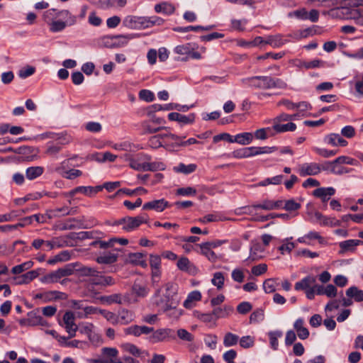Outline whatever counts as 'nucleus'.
<instances>
[{
    "instance_id": "nucleus-1",
    "label": "nucleus",
    "mask_w": 363,
    "mask_h": 363,
    "mask_svg": "<svg viewBox=\"0 0 363 363\" xmlns=\"http://www.w3.org/2000/svg\"><path fill=\"white\" fill-rule=\"evenodd\" d=\"M179 301L178 286L173 282H168L162 287L157 288L151 298L152 305L162 312L176 308Z\"/></svg>"
},
{
    "instance_id": "nucleus-2",
    "label": "nucleus",
    "mask_w": 363,
    "mask_h": 363,
    "mask_svg": "<svg viewBox=\"0 0 363 363\" xmlns=\"http://www.w3.org/2000/svg\"><path fill=\"white\" fill-rule=\"evenodd\" d=\"M242 85L257 89H285L287 84L282 79L271 76H254L241 79Z\"/></svg>"
},
{
    "instance_id": "nucleus-3",
    "label": "nucleus",
    "mask_w": 363,
    "mask_h": 363,
    "mask_svg": "<svg viewBox=\"0 0 363 363\" xmlns=\"http://www.w3.org/2000/svg\"><path fill=\"white\" fill-rule=\"evenodd\" d=\"M43 18L49 25L57 19L67 21L69 26L76 23V17L72 15L68 10L48 9L43 13Z\"/></svg>"
},
{
    "instance_id": "nucleus-4",
    "label": "nucleus",
    "mask_w": 363,
    "mask_h": 363,
    "mask_svg": "<svg viewBox=\"0 0 363 363\" xmlns=\"http://www.w3.org/2000/svg\"><path fill=\"white\" fill-rule=\"evenodd\" d=\"M140 35L137 33H130L127 35H116L106 36L104 38V42L106 47H122L125 45L130 40L139 38Z\"/></svg>"
},
{
    "instance_id": "nucleus-5",
    "label": "nucleus",
    "mask_w": 363,
    "mask_h": 363,
    "mask_svg": "<svg viewBox=\"0 0 363 363\" xmlns=\"http://www.w3.org/2000/svg\"><path fill=\"white\" fill-rule=\"evenodd\" d=\"M175 338L174 331L171 328H160L156 330L153 328V331L147 337V340L152 344H155L168 341L169 339L174 340Z\"/></svg>"
},
{
    "instance_id": "nucleus-6",
    "label": "nucleus",
    "mask_w": 363,
    "mask_h": 363,
    "mask_svg": "<svg viewBox=\"0 0 363 363\" xmlns=\"http://www.w3.org/2000/svg\"><path fill=\"white\" fill-rule=\"evenodd\" d=\"M123 26L133 30L145 29L147 26L145 16H127L123 20Z\"/></svg>"
},
{
    "instance_id": "nucleus-7",
    "label": "nucleus",
    "mask_w": 363,
    "mask_h": 363,
    "mask_svg": "<svg viewBox=\"0 0 363 363\" xmlns=\"http://www.w3.org/2000/svg\"><path fill=\"white\" fill-rule=\"evenodd\" d=\"M147 221L148 216L146 214L135 217L127 216L125 217V225L123 226V229L130 232L138 228L142 223H147Z\"/></svg>"
},
{
    "instance_id": "nucleus-8",
    "label": "nucleus",
    "mask_w": 363,
    "mask_h": 363,
    "mask_svg": "<svg viewBox=\"0 0 363 363\" xmlns=\"http://www.w3.org/2000/svg\"><path fill=\"white\" fill-rule=\"evenodd\" d=\"M63 322L65 325L66 331L69 334V337H74L78 327L74 323V313L71 311H67L63 315Z\"/></svg>"
},
{
    "instance_id": "nucleus-9",
    "label": "nucleus",
    "mask_w": 363,
    "mask_h": 363,
    "mask_svg": "<svg viewBox=\"0 0 363 363\" xmlns=\"http://www.w3.org/2000/svg\"><path fill=\"white\" fill-rule=\"evenodd\" d=\"M298 172L301 177L317 175L321 172V167L315 162L304 163L299 167Z\"/></svg>"
},
{
    "instance_id": "nucleus-10",
    "label": "nucleus",
    "mask_w": 363,
    "mask_h": 363,
    "mask_svg": "<svg viewBox=\"0 0 363 363\" xmlns=\"http://www.w3.org/2000/svg\"><path fill=\"white\" fill-rule=\"evenodd\" d=\"M153 331L152 327L146 325H133L124 329L125 335H132L135 337H140L141 335H148Z\"/></svg>"
},
{
    "instance_id": "nucleus-11",
    "label": "nucleus",
    "mask_w": 363,
    "mask_h": 363,
    "mask_svg": "<svg viewBox=\"0 0 363 363\" xmlns=\"http://www.w3.org/2000/svg\"><path fill=\"white\" fill-rule=\"evenodd\" d=\"M170 206L169 202L164 199L153 200L144 203L143 210H155L157 212L163 211L166 208Z\"/></svg>"
},
{
    "instance_id": "nucleus-12",
    "label": "nucleus",
    "mask_w": 363,
    "mask_h": 363,
    "mask_svg": "<svg viewBox=\"0 0 363 363\" xmlns=\"http://www.w3.org/2000/svg\"><path fill=\"white\" fill-rule=\"evenodd\" d=\"M168 119L172 121H177L183 125L191 124L195 121V114L190 113L188 116H185L177 112H172L168 114Z\"/></svg>"
},
{
    "instance_id": "nucleus-13",
    "label": "nucleus",
    "mask_w": 363,
    "mask_h": 363,
    "mask_svg": "<svg viewBox=\"0 0 363 363\" xmlns=\"http://www.w3.org/2000/svg\"><path fill=\"white\" fill-rule=\"evenodd\" d=\"M335 194V189L333 187H320L315 189L313 195L321 199L323 203H326L330 197Z\"/></svg>"
},
{
    "instance_id": "nucleus-14",
    "label": "nucleus",
    "mask_w": 363,
    "mask_h": 363,
    "mask_svg": "<svg viewBox=\"0 0 363 363\" xmlns=\"http://www.w3.org/2000/svg\"><path fill=\"white\" fill-rule=\"evenodd\" d=\"M102 303L111 305L113 303L123 304L128 301V296L121 294H113L109 296H102L99 298Z\"/></svg>"
},
{
    "instance_id": "nucleus-15",
    "label": "nucleus",
    "mask_w": 363,
    "mask_h": 363,
    "mask_svg": "<svg viewBox=\"0 0 363 363\" xmlns=\"http://www.w3.org/2000/svg\"><path fill=\"white\" fill-rule=\"evenodd\" d=\"M324 142L335 147H345L348 144L347 141L338 133H330L326 135L324 138Z\"/></svg>"
},
{
    "instance_id": "nucleus-16",
    "label": "nucleus",
    "mask_w": 363,
    "mask_h": 363,
    "mask_svg": "<svg viewBox=\"0 0 363 363\" xmlns=\"http://www.w3.org/2000/svg\"><path fill=\"white\" fill-rule=\"evenodd\" d=\"M132 291L136 297L145 298L148 295L150 289L146 284L143 283L140 280L137 279L132 286Z\"/></svg>"
},
{
    "instance_id": "nucleus-17",
    "label": "nucleus",
    "mask_w": 363,
    "mask_h": 363,
    "mask_svg": "<svg viewBox=\"0 0 363 363\" xmlns=\"http://www.w3.org/2000/svg\"><path fill=\"white\" fill-rule=\"evenodd\" d=\"M57 140V144H54L53 143H48V147L46 150V153L50 155H55L57 154L62 149V145L69 143V140H67L65 138L57 137L56 138Z\"/></svg>"
},
{
    "instance_id": "nucleus-18",
    "label": "nucleus",
    "mask_w": 363,
    "mask_h": 363,
    "mask_svg": "<svg viewBox=\"0 0 363 363\" xmlns=\"http://www.w3.org/2000/svg\"><path fill=\"white\" fill-rule=\"evenodd\" d=\"M27 315L29 318L30 326L45 325L47 324V321L40 315L39 308L28 312Z\"/></svg>"
},
{
    "instance_id": "nucleus-19",
    "label": "nucleus",
    "mask_w": 363,
    "mask_h": 363,
    "mask_svg": "<svg viewBox=\"0 0 363 363\" xmlns=\"http://www.w3.org/2000/svg\"><path fill=\"white\" fill-rule=\"evenodd\" d=\"M316 281V279L313 276H307L302 279L301 281L295 284L294 288L296 291L307 290L308 289L313 286Z\"/></svg>"
},
{
    "instance_id": "nucleus-20",
    "label": "nucleus",
    "mask_w": 363,
    "mask_h": 363,
    "mask_svg": "<svg viewBox=\"0 0 363 363\" xmlns=\"http://www.w3.org/2000/svg\"><path fill=\"white\" fill-rule=\"evenodd\" d=\"M55 171L67 179H74V178L82 175V172L79 169H72L67 171H64L62 167H56Z\"/></svg>"
},
{
    "instance_id": "nucleus-21",
    "label": "nucleus",
    "mask_w": 363,
    "mask_h": 363,
    "mask_svg": "<svg viewBox=\"0 0 363 363\" xmlns=\"http://www.w3.org/2000/svg\"><path fill=\"white\" fill-rule=\"evenodd\" d=\"M118 254L115 252H108L97 257L96 261L99 264H111L117 261Z\"/></svg>"
},
{
    "instance_id": "nucleus-22",
    "label": "nucleus",
    "mask_w": 363,
    "mask_h": 363,
    "mask_svg": "<svg viewBox=\"0 0 363 363\" xmlns=\"http://www.w3.org/2000/svg\"><path fill=\"white\" fill-rule=\"evenodd\" d=\"M201 254L205 256L210 262H215L218 259V256L212 250V247L208 246L206 242L199 245Z\"/></svg>"
},
{
    "instance_id": "nucleus-23",
    "label": "nucleus",
    "mask_w": 363,
    "mask_h": 363,
    "mask_svg": "<svg viewBox=\"0 0 363 363\" xmlns=\"http://www.w3.org/2000/svg\"><path fill=\"white\" fill-rule=\"evenodd\" d=\"M155 11L157 13H162L165 15H171L174 11V6L168 2L164 1L155 6Z\"/></svg>"
},
{
    "instance_id": "nucleus-24",
    "label": "nucleus",
    "mask_w": 363,
    "mask_h": 363,
    "mask_svg": "<svg viewBox=\"0 0 363 363\" xmlns=\"http://www.w3.org/2000/svg\"><path fill=\"white\" fill-rule=\"evenodd\" d=\"M233 311V308L230 306H223V307L215 308L212 313L215 319L223 318L228 317Z\"/></svg>"
},
{
    "instance_id": "nucleus-25",
    "label": "nucleus",
    "mask_w": 363,
    "mask_h": 363,
    "mask_svg": "<svg viewBox=\"0 0 363 363\" xmlns=\"http://www.w3.org/2000/svg\"><path fill=\"white\" fill-rule=\"evenodd\" d=\"M44 172V168L40 166L30 167L26 170V177L29 180H33L40 177Z\"/></svg>"
},
{
    "instance_id": "nucleus-26",
    "label": "nucleus",
    "mask_w": 363,
    "mask_h": 363,
    "mask_svg": "<svg viewBox=\"0 0 363 363\" xmlns=\"http://www.w3.org/2000/svg\"><path fill=\"white\" fill-rule=\"evenodd\" d=\"M253 140V134L252 133L245 132L237 134L233 138V143L245 145L250 144Z\"/></svg>"
},
{
    "instance_id": "nucleus-27",
    "label": "nucleus",
    "mask_w": 363,
    "mask_h": 363,
    "mask_svg": "<svg viewBox=\"0 0 363 363\" xmlns=\"http://www.w3.org/2000/svg\"><path fill=\"white\" fill-rule=\"evenodd\" d=\"M286 41L283 40L281 35H269L267 37L264 45H270L273 48H279L284 45Z\"/></svg>"
},
{
    "instance_id": "nucleus-28",
    "label": "nucleus",
    "mask_w": 363,
    "mask_h": 363,
    "mask_svg": "<svg viewBox=\"0 0 363 363\" xmlns=\"http://www.w3.org/2000/svg\"><path fill=\"white\" fill-rule=\"evenodd\" d=\"M102 352L104 355L111 357V359L108 360V363H122L121 360L117 358L118 351L116 348L104 347Z\"/></svg>"
},
{
    "instance_id": "nucleus-29",
    "label": "nucleus",
    "mask_w": 363,
    "mask_h": 363,
    "mask_svg": "<svg viewBox=\"0 0 363 363\" xmlns=\"http://www.w3.org/2000/svg\"><path fill=\"white\" fill-rule=\"evenodd\" d=\"M117 318H118V323L127 325L133 321V315L132 312L126 309H122L119 311Z\"/></svg>"
},
{
    "instance_id": "nucleus-30",
    "label": "nucleus",
    "mask_w": 363,
    "mask_h": 363,
    "mask_svg": "<svg viewBox=\"0 0 363 363\" xmlns=\"http://www.w3.org/2000/svg\"><path fill=\"white\" fill-rule=\"evenodd\" d=\"M315 216L324 225L339 226L341 224L340 221L335 218L325 217L318 212L315 213Z\"/></svg>"
},
{
    "instance_id": "nucleus-31",
    "label": "nucleus",
    "mask_w": 363,
    "mask_h": 363,
    "mask_svg": "<svg viewBox=\"0 0 363 363\" xmlns=\"http://www.w3.org/2000/svg\"><path fill=\"white\" fill-rule=\"evenodd\" d=\"M201 298V292L199 291H193L189 294L183 305L186 308H191L194 306L193 302L200 301Z\"/></svg>"
},
{
    "instance_id": "nucleus-32",
    "label": "nucleus",
    "mask_w": 363,
    "mask_h": 363,
    "mask_svg": "<svg viewBox=\"0 0 363 363\" xmlns=\"http://www.w3.org/2000/svg\"><path fill=\"white\" fill-rule=\"evenodd\" d=\"M93 283L96 285H101L104 286H112L115 284L116 281L112 277L97 275L96 278L92 280Z\"/></svg>"
},
{
    "instance_id": "nucleus-33",
    "label": "nucleus",
    "mask_w": 363,
    "mask_h": 363,
    "mask_svg": "<svg viewBox=\"0 0 363 363\" xmlns=\"http://www.w3.org/2000/svg\"><path fill=\"white\" fill-rule=\"evenodd\" d=\"M346 295L349 298H354L357 302L363 301V291L356 286H351L346 291Z\"/></svg>"
},
{
    "instance_id": "nucleus-34",
    "label": "nucleus",
    "mask_w": 363,
    "mask_h": 363,
    "mask_svg": "<svg viewBox=\"0 0 363 363\" xmlns=\"http://www.w3.org/2000/svg\"><path fill=\"white\" fill-rule=\"evenodd\" d=\"M362 243L360 240H347L340 242V247L342 251H353L357 245Z\"/></svg>"
},
{
    "instance_id": "nucleus-35",
    "label": "nucleus",
    "mask_w": 363,
    "mask_h": 363,
    "mask_svg": "<svg viewBox=\"0 0 363 363\" xmlns=\"http://www.w3.org/2000/svg\"><path fill=\"white\" fill-rule=\"evenodd\" d=\"M278 147L276 146L273 147H251V156H256L262 154H270L277 150Z\"/></svg>"
},
{
    "instance_id": "nucleus-36",
    "label": "nucleus",
    "mask_w": 363,
    "mask_h": 363,
    "mask_svg": "<svg viewBox=\"0 0 363 363\" xmlns=\"http://www.w3.org/2000/svg\"><path fill=\"white\" fill-rule=\"evenodd\" d=\"M62 277V273L60 269H58L44 276L41 281L43 283H55L57 282Z\"/></svg>"
},
{
    "instance_id": "nucleus-37",
    "label": "nucleus",
    "mask_w": 363,
    "mask_h": 363,
    "mask_svg": "<svg viewBox=\"0 0 363 363\" xmlns=\"http://www.w3.org/2000/svg\"><path fill=\"white\" fill-rule=\"evenodd\" d=\"M272 128L277 133H284L287 131H294L296 128V125L294 123L292 122L288 123L286 124L275 123Z\"/></svg>"
},
{
    "instance_id": "nucleus-38",
    "label": "nucleus",
    "mask_w": 363,
    "mask_h": 363,
    "mask_svg": "<svg viewBox=\"0 0 363 363\" xmlns=\"http://www.w3.org/2000/svg\"><path fill=\"white\" fill-rule=\"evenodd\" d=\"M239 341V336L230 332L225 333L223 337V345L226 347L234 346Z\"/></svg>"
},
{
    "instance_id": "nucleus-39",
    "label": "nucleus",
    "mask_w": 363,
    "mask_h": 363,
    "mask_svg": "<svg viewBox=\"0 0 363 363\" xmlns=\"http://www.w3.org/2000/svg\"><path fill=\"white\" fill-rule=\"evenodd\" d=\"M283 333L280 330L270 331L268 333V335L269 337V343L271 347L274 350H277L278 349V338L282 336Z\"/></svg>"
},
{
    "instance_id": "nucleus-40",
    "label": "nucleus",
    "mask_w": 363,
    "mask_h": 363,
    "mask_svg": "<svg viewBox=\"0 0 363 363\" xmlns=\"http://www.w3.org/2000/svg\"><path fill=\"white\" fill-rule=\"evenodd\" d=\"M33 262L31 260L25 262L21 264L16 265L11 269V273L13 274H20L22 272L30 269L33 266Z\"/></svg>"
},
{
    "instance_id": "nucleus-41",
    "label": "nucleus",
    "mask_w": 363,
    "mask_h": 363,
    "mask_svg": "<svg viewBox=\"0 0 363 363\" xmlns=\"http://www.w3.org/2000/svg\"><path fill=\"white\" fill-rule=\"evenodd\" d=\"M141 126L143 128V132L145 134H152L157 133L162 130H167L169 128L164 127V126H160L157 128H152L150 125L149 121H145L142 122Z\"/></svg>"
},
{
    "instance_id": "nucleus-42",
    "label": "nucleus",
    "mask_w": 363,
    "mask_h": 363,
    "mask_svg": "<svg viewBox=\"0 0 363 363\" xmlns=\"http://www.w3.org/2000/svg\"><path fill=\"white\" fill-rule=\"evenodd\" d=\"M126 160L130 162V167L137 171H145L146 162H140L137 159H133L129 155H125Z\"/></svg>"
},
{
    "instance_id": "nucleus-43",
    "label": "nucleus",
    "mask_w": 363,
    "mask_h": 363,
    "mask_svg": "<svg viewBox=\"0 0 363 363\" xmlns=\"http://www.w3.org/2000/svg\"><path fill=\"white\" fill-rule=\"evenodd\" d=\"M67 25H69L67 21L57 19L50 24V30L54 33L60 32L63 30Z\"/></svg>"
},
{
    "instance_id": "nucleus-44",
    "label": "nucleus",
    "mask_w": 363,
    "mask_h": 363,
    "mask_svg": "<svg viewBox=\"0 0 363 363\" xmlns=\"http://www.w3.org/2000/svg\"><path fill=\"white\" fill-rule=\"evenodd\" d=\"M323 33V30L321 28L314 26L313 28H306L302 31H301L300 37L298 36L297 34H294V36L296 38H306L308 35H320Z\"/></svg>"
},
{
    "instance_id": "nucleus-45",
    "label": "nucleus",
    "mask_w": 363,
    "mask_h": 363,
    "mask_svg": "<svg viewBox=\"0 0 363 363\" xmlns=\"http://www.w3.org/2000/svg\"><path fill=\"white\" fill-rule=\"evenodd\" d=\"M224 276L220 272H217L213 274V277L211 279V283L217 287L218 290L223 289L224 285Z\"/></svg>"
},
{
    "instance_id": "nucleus-46",
    "label": "nucleus",
    "mask_w": 363,
    "mask_h": 363,
    "mask_svg": "<svg viewBox=\"0 0 363 363\" xmlns=\"http://www.w3.org/2000/svg\"><path fill=\"white\" fill-rule=\"evenodd\" d=\"M251 155V147H242L233 152V156L238 159L250 157Z\"/></svg>"
},
{
    "instance_id": "nucleus-47",
    "label": "nucleus",
    "mask_w": 363,
    "mask_h": 363,
    "mask_svg": "<svg viewBox=\"0 0 363 363\" xmlns=\"http://www.w3.org/2000/svg\"><path fill=\"white\" fill-rule=\"evenodd\" d=\"M196 169V165L194 164H190L186 165L183 163H180L177 167H174V169L177 172H182L186 174L194 172Z\"/></svg>"
},
{
    "instance_id": "nucleus-48",
    "label": "nucleus",
    "mask_w": 363,
    "mask_h": 363,
    "mask_svg": "<svg viewBox=\"0 0 363 363\" xmlns=\"http://www.w3.org/2000/svg\"><path fill=\"white\" fill-rule=\"evenodd\" d=\"M194 50V47L191 43H186L184 45H177L174 48V52L179 55H189L191 50Z\"/></svg>"
},
{
    "instance_id": "nucleus-49",
    "label": "nucleus",
    "mask_w": 363,
    "mask_h": 363,
    "mask_svg": "<svg viewBox=\"0 0 363 363\" xmlns=\"http://www.w3.org/2000/svg\"><path fill=\"white\" fill-rule=\"evenodd\" d=\"M164 23V20L157 16H145V25H147L146 28L152 27L155 25L160 26Z\"/></svg>"
},
{
    "instance_id": "nucleus-50",
    "label": "nucleus",
    "mask_w": 363,
    "mask_h": 363,
    "mask_svg": "<svg viewBox=\"0 0 363 363\" xmlns=\"http://www.w3.org/2000/svg\"><path fill=\"white\" fill-rule=\"evenodd\" d=\"M35 72V67L26 65L22 67L18 72V75L21 79H26L31 75H33Z\"/></svg>"
},
{
    "instance_id": "nucleus-51",
    "label": "nucleus",
    "mask_w": 363,
    "mask_h": 363,
    "mask_svg": "<svg viewBox=\"0 0 363 363\" xmlns=\"http://www.w3.org/2000/svg\"><path fill=\"white\" fill-rule=\"evenodd\" d=\"M277 284L275 279H267L263 283V289L267 293H273L276 291Z\"/></svg>"
},
{
    "instance_id": "nucleus-52",
    "label": "nucleus",
    "mask_w": 363,
    "mask_h": 363,
    "mask_svg": "<svg viewBox=\"0 0 363 363\" xmlns=\"http://www.w3.org/2000/svg\"><path fill=\"white\" fill-rule=\"evenodd\" d=\"M77 222V220L74 218H69L66 220L64 223H62L59 225V230H72L76 228L77 225L75 223Z\"/></svg>"
},
{
    "instance_id": "nucleus-53",
    "label": "nucleus",
    "mask_w": 363,
    "mask_h": 363,
    "mask_svg": "<svg viewBox=\"0 0 363 363\" xmlns=\"http://www.w3.org/2000/svg\"><path fill=\"white\" fill-rule=\"evenodd\" d=\"M192 106H189L187 105H180L179 104L171 103L169 104H166L164 106V111H169V110H177L179 111H187Z\"/></svg>"
},
{
    "instance_id": "nucleus-54",
    "label": "nucleus",
    "mask_w": 363,
    "mask_h": 363,
    "mask_svg": "<svg viewBox=\"0 0 363 363\" xmlns=\"http://www.w3.org/2000/svg\"><path fill=\"white\" fill-rule=\"evenodd\" d=\"M239 343L242 348H250L254 346L255 338L250 335L243 336L240 339Z\"/></svg>"
},
{
    "instance_id": "nucleus-55",
    "label": "nucleus",
    "mask_w": 363,
    "mask_h": 363,
    "mask_svg": "<svg viewBox=\"0 0 363 363\" xmlns=\"http://www.w3.org/2000/svg\"><path fill=\"white\" fill-rule=\"evenodd\" d=\"M264 311L261 308H258L255 310L253 313H251L250 317V323H259L264 320Z\"/></svg>"
},
{
    "instance_id": "nucleus-56",
    "label": "nucleus",
    "mask_w": 363,
    "mask_h": 363,
    "mask_svg": "<svg viewBox=\"0 0 363 363\" xmlns=\"http://www.w3.org/2000/svg\"><path fill=\"white\" fill-rule=\"evenodd\" d=\"M161 278V269L160 268H152L151 269V282L152 286L155 287L158 285Z\"/></svg>"
},
{
    "instance_id": "nucleus-57",
    "label": "nucleus",
    "mask_w": 363,
    "mask_h": 363,
    "mask_svg": "<svg viewBox=\"0 0 363 363\" xmlns=\"http://www.w3.org/2000/svg\"><path fill=\"white\" fill-rule=\"evenodd\" d=\"M313 150L319 155L325 157V158H328V157H330L332 156H334L335 155L337 154V150H328L327 149H325V148H319V147H315L313 148Z\"/></svg>"
},
{
    "instance_id": "nucleus-58",
    "label": "nucleus",
    "mask_w": 363,
    "mask_h": 363,
    "mask_svg": "<svg viewBox=\"0 0 363 363\" xmlns=\"http://www.w3.org/2000/svg\"><path fill=\"white\" fill-rule=\"evenodd\" d=\"M21 216V213L17 211H11L9 213L0 215V223L12 221L14 218Z\"/></svg>"
},
{
    "instance_id": "nucleus-59",
    "label": "nucleus",
    "mask_w": 363,
    "mask_h": 363,
    "mask_svg": "<svg viewBox=\"0 0 363 363\" xmlns=\"http://www.w3.org/2000/svg\"><path fill=\"white\" fill-rule=\"evenodd\" d=\"M335 162H337V164H347L354 166L358 164L357 160L347 156H340L335 160Z\"/></svg>"
},
{
    "instance_id": "nucleus-60",
    "label": "nucleus",
    "mask_w": 363,
    "mask_h": 363,
    "mask_svg": "<svg viewBox=\"0 0 363 363\" xmlns=\"http://www.w3.org/2000/svg\"><path fill=\"white\" fill-rule=\"evenodd\" d=\"M307 13L308 12L306 11V9L303 8V9H301L298 10H296V11L289 12L288 13V16L289 17L294 16L301 20H307L308 19Z\"/></svg>"
},
{
    "instance_id": "nucleus-61",
    "label": "nucleus",
    "mask_w": 363,
    "mask_h": 363,
    "mask_svg": "<svg viewBox=\"0 0 363 363\" xmlns=\"http://www.w3.org/2000/svg\"><path fill=\"white\" fill-rule=\"evenodd\" d=\"M177 333L179 339L184 341L192 342L194 339V335L191 333L183 328L179 329Z\"/></svg>"
},
{
    "instance_id": "nucleus-62",
    "label": "nucleus",
    "mask_w": 363,
    "mask_h": 363,
    "mask_svg": "<svg viewBox=\"0 0 363 363\" xmlns=\"http://www.w3.org/2000/svg\"><path fill=\"white\" fill-rule=\"evenodd\" d=\"M139 97L140 99L147 102H151L155 99L154 93L150 90L142 89L139 92Z\"/></svg>"
},
{
    "instance_id": "nucleus-63",
    "label": "nucleus",
    "mask_w": 363,
    "mask_h": 363,
    "mask_svg": "<svg viewBox=\"0 0 363 363\" xmlns=\"http://www.w3.org/2000/svg\"><path fill=\"white\" fill-rule=\"evenodd\" d=\"M301 208V204L296 202L294 199H289L285 201L283 208L287 211H296Z\"/></svg>"
},
{
    "instance_id": "nucleus-64",
    "label": "nucleus",
    "mask_w": 363,
    "mask_h": 363,
    "mask_svg": "<svg viewBox=\"0 0 363 363\" xmlns=\"http://www.w3.org/2000/svg\"><path fill=\"white\" fill-rule=\"evenodd\" d=\"M252 308V306L250 302L243 301L237 306V311L240 314H246Z\"/></svg>"
}]
</instances>
